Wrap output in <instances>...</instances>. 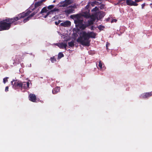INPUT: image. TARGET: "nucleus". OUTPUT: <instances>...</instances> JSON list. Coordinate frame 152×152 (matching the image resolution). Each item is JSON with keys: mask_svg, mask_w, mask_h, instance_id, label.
Masks as SVG:
<instances>
[{"mask_svg": "<svg viewBox=\"0 0 152 152\" xmlns=\"http://www.w3.org/2000/svg\"><path fill=\"white\" fill-rule=\"evenodd\" d=\"M60 25L64 27H68L70 26L71 22L69 21H66L63 23H61Z\"/></svg>", "mask_w": 152, "mask_h": 152, "instance_id": "obj_13", "label": "nucleus"}, {"mask_svg": "<svg viewBox=\"0 0 152 152\" xmlns=\"http://www.w3.org/2000/svg\"><path fill=\"white\" fill-rule=\"evenodd\" d=\"M98 10V8L96 7L92 10V12H94V14H93L91 16L90 15V16L88 18H90L91 20L88 21V25L83 23L84 22L83 19L81 15H71L70 18L74 19L76 26L77 28H79L83 29H84L88 26L93 24L96 18H98V15L96 14Z\"/></svg>", "mask_w": 152, "mask_h": 152, "instance_id": "obj_1", "label": "nucleus"}, {"mask_svg": "<svg viewBox=\"0 0 152 152\" xmlns=\"http://www.w3.org/2000/svg\"><path fill=\"white\" fill-rule=\"evenodd\" d=\"M29 83L28 82H15L13 87L15 88L16 87L18 86L25 89H28L29 88Z\"/></svg>", "mask_w": 152, "mask_h": 152, "instance_id": "obj_5", "label": "nucleus"}, {"mask_svg": "<svg viewBox=\"0 0 152 152\" xmlns=\"http://www.w3.org/2000/svg\"><path fill=\"white\" fill-rule=\"evenodd\" d=\"M79 37L77 39V42L80 43L82 45L87 46L89 45L90 38H95L96 34L93 32H86L82 31L79 33Z\"/></svg>", "mask_w": 152, "mask_h": 152, "instance_id": "obj_3", "label": "nucleus"}, {"mask_svg": "<svg viewBox=\"0 0 152 152\" xmlns=\"http://www.w3.org/2000/svg\"><path fill=\"white\" fill-rule=\"evenodd\" d=\"M102 63L101 61H99V67H97L99 69H100L101 70H104L105 69V68H104V67H102Z\"/></svg>", "mask_w": 152, "mask_h": 152, "instance_id": "obj_16", "label": "nucleus"}, {"mask_svg": "<svg viewBox=\"0 0 152 152\" xmlns=\"http://www.w3.org/2000/svg\"><path fill=\"white\" fill-rule=\"evenodd\" d=\"M45 0H41L40 1L36 3L35 4V8H36L39 6H40L42 4L43 2L45 1Z\"/></svg>", "mask_w": 152, "mask_h": 152, "instance_id": "obj_15", "label": "nucleus"}, {"mask_svg": "<svg viewBox=\"0 0 152 152\" xmlns=\"http://www.w3.org/2000/svg\"><path fill=\"white\" fill-rule=\"evenodd\" d=\"M50 60H51V61L52 63H54V62H55V61H56V59H55V58L54 57L51 58H50Z\"/></svg>", "mask_w": 152, "mask_h": 152, "instance_id": "obj_22", "label": "nucleus"}, {"mask_svg": "<svg viewBox=\"0 0 152 152\" xmlns=\"http://www.w3.org/2000/svg\"><path fill=\"white\" fill-rule=\"evenodd\" d=\"M14 81V80H13V81H12L11 82V83L12 85H13V82Z\"/></svg>", "mask_w": 152, "mask_h": 152, "instance_id": "obj_36", "label": "nucleus"}, {"mask_svg": "<svg viewBox=\"0 0 152 152\" xmlns=\"http://www.w3.org/2000/svg\"><path fill=\"white\" fill-rule=\"evenodd\" d=\"M150 6L152 8V3L150 4Z\"/></svg>", "mask_w": 152, "mask_h": 152, "instance_id": "obj_33", "label": "nucleus"}, {"mask_svg": "<svg viewBox=\"0 0 152 152\" xmlns=\"http://www.w3.org/2000/svg\"><path fill=\"white\" fill-rule=\"evenodd\" d=\"M103 6H102L101 7H100V8L101 9H102L103 8Z\"/></svg>", "mask_w": 152, "mask_h": 152, "instance_id": "obj_35", "label": "nucleus"}, {"mask_svg": "<svg viewBox=\"0 0 152 152\" xmlns=\"http://www.w3.org/2000/svg\"><path fill=\"white\" fill-rule=\"evenodd\" d=\"M64 56V55L62 53H60L58 55V58L60 59Z\"/></svg>", "mask_w": 152, "mask_h": 152, "instance_id": "obj_19", "label": "nucleus"}, {"mask_svg": "<svg viewBox=\"0 0 152 152\" xmlns=\"http://www.w3.org/2000/svg\"><path fill=\"white\" fill-rule=\"evenodd\" d=\"M60 22V20H58V21H56L55 22V24L56 25H58Z\"/></svg>", "mask_w": 152, "mask_h": 152, "instance_id": "obj_25", "label": "nucleus"}, {"mask_svg": "<svg viewBox=\"0 0 152 152\" xmlns=\"http://www.w3.org/2000/svg\"><path fill=\"white\" fill-rule=\"evenodd\" d=\"M91 30H93V26H92V27H91Z\"/></svg>", "mask_w": 152, "mask_h": 152, "instance_id": "obj_34", "label": "nucleus"}, {"mask_svg": "<svg viewBox=\"0 0 152 152\" xmlns=\"http://www.w3.org/2000/svg\"><path fill=\"white\" fill-rule=\"evenodd\" d=\"M98 3L96 1L93 2H89L88 5L85 7L84 9L82 10L81 15L86 18H88L90 16V14L89 13V10L88 9L90 5L91 4L92 6H94V4H97Z\"/></svg>", "mask_w": 152, "mask_h": 152, "instance_id": "obj_4", "label": "nucleus"}, {"mask_svg": "<svg viewBox=\"0 0 152 152\" xmlns=\"http://www.w3.org/2000/svg\"><path fill=\"white\" fill-rule=\"evenodd\" d=\"M101 26H98V28L99 29H101Z\"/></svg>", "mask_w": 152, "mask_h": 152, "instance_id": "obj_31", "label": "nucleus"}, {"mask_svg": "<svg viewBox=\"0 0 152 152\" xmlns=\"http://www.w3.org/2000/svg\"><path fill=\"white\" fill-rule=\"evenodd\" d=\"M152 95V92L145 93L141 94L140 97L142 98H145L151 96Z\"/></svg>", "mask_w": 152, "mask_h": 152, "instance_id": "obj_8", "label": "nucleus"}, {"mask_svg": "<svg viewBox=\"0 0 152 152\" xmlns=\"http://www.w3.org/2000/svg\"><path fill=\"white\" fill-rule=\"evenodd\" d=\"M125 0H119V3H120V2H121V1H124Z\"/></svg>", "mask_w": 152, "mask_h": 152, "instance_id": "obj_32", "label": "nucleus"}, {"mask_svg": "<svg viewBox=\"0 0 152 152\" xmlns=\"http://www.w3.org/2000/svg\"><path fill=\"white\" fill-rule=\"evenodd\" d=\"M5 91L6 92H7L8 91V86H7L5 89Z\"/></svg>", "mask_w": 152, "mask_h": 152, "instance_id": "obj_26", "label": "nucleus"}, {"mask_svg": "<svg viewBox=\"0 0 152 152\" xmlns=\"http://www.w3.org/2000/svg\"><path fill=\"white\" fill-rule=\"evenodd\" d=\"M55 2V1L54 0L53 1V2Z\"/></svg>", "mask_w": 152, "mask_h": 152, "instance_id": "obj_37", "label": "nucleus"}, {"mask_svg": "<svg viewBox=\"0 0 152 152\" xmlns=\"http://www.w3.org/2000/svg\"><path fill=\"white\" fill-rule=\"evenodd\" d=\"M36 13V12H33L32 13L30 16H29L27 18H26L24 19L23 20V22L24 23H26V22H27V21L30 18H31L32 16H33L34 15H35Z\"/></svg>", "mask_w": 152, "mask_h": 152, "instance_id": "obj_14", "label": "nucleus"}, {"mask_svg": "<svg viewBox=\"0 0 152 152\" xmlns=\"http://www.w3.org/2000/svg\"><path fill=\"white\" fill-rule=\"evenodd\" d=\"M8 78H9L8 77H7L6 78H4L3 79V83H5L6 82H7V81H8L7 79Z\"/></svg>", "mask_w": 152, "mask_h": 152, "instance_id": "obj_23", "label": "nucleus"}, {"mask_svg": "<svg viewBox=\"0 0 152 152\" xmlns=\"http://www.w3.org/2000/svg\"><path fill=\"white\" fill-rule=\"evenodd\" d=\"M145 6V4H143L142 5V9H143L144 6Z\"/></svg>", "mask_w": 152, "mask_h": 152, "instance_id": "obj_28", "label": "nucleus"}, {"mask_svg": "<svg viewBox=\"0 0 152 152\" xmlns=\"http://www.w3.org/2000/svg\"><path fill=\"white\" fill-rule=\"evenodd\" d=\"M117 21V20L114 19L113 20V21H112V22H116Z\"/></svg>", "mask_w": 152, "mask_h": 152, "instance_id": "obj_29", "label": "nucleus"}, {"mask_svg": "<svg viewBox=\"0 0 152 152\" xmlns=\"http://www.w3.org/2000/svg\"><path fill=\"white\" fill-rule=\"evenodd\" d=\"M71 0H65L64 1H61L58 4V7H66L72 3Z\"/></svg>", "mask_w": 152, "mask_h": 152, "instance_id": "obj_7", "label": "nucleus"}, {"mask_svg": "<svg viewBox=\"0 0 152 152\" xmlns=\"http://www.w3.org/2000/svg\"><path fill=\"white\" fill-rule=\"evenodd\" d=\"M60 90V88L59 87H57L55 88L52 91L53 93L54 94H56L57 92H59Z\"/></svg>", "mask_w": 152, "mask_h": 152, "instance_id": "obj_17", "label": "nucleus"}, {"mask_svg": "<svg viewBox=\"0 0 152 152\" xmlns=\"http://www.w3.org/2000/svg\"><path fill=\"white\" fill-rule=\"evenodd\" d=\"M105 15V14L104 12H100L98 13V15H97L99 16V18H103ZM98 17L97 18H98Z\"/></svg>", "mask_w": 152, "mask_h": 152, "instance_id": "obj_18", "label": "nucleus"}, {"mask_svg": "<svg viewBox=\"0 0 152 152\" xmlns=\"http://www.w3.org/2000/svg\"><path fill=\"white\" fill-rule=\"evenodd\" d=\"M135 2H139L141 1V0H135Z\"/></svg>", "mask_w": 152, "mask_h": 152, "instance_id": "obj_30", "label": "nucleus"}, {"mask_svg": "<svg viewBox=\"0 0 152 152\" xmlns=\"http://www.w3.org/2000/svg\"><path fill=\"white\" fill-rule=\"evenodd\" d=\"M31 12V11L28 10L26 12L19 14L18 16L13 18L6 19L2 21H1L0 22V31L8 29L10 27L11 24L17 21L20 18H23L28 15Z\"/></svg>", "mask_w": 152, "mask_h": 152, "instance_id": "obj_2", "label": "nucleus"}, {"mask_svg": "<svg viewBox=\"0 0 152 152\" xmlns=\"http://www.w3.org/2000/svg\"><path fill=\"white\" fill-rule=\"evenodd\" d=\"M109 43L107 42L106 45V47L107 49L108 46L109 45Z\"/></svg>", "mask_w": 152, "mask_h": 152, "instance_id": "obj_27", "label": "nucleus"}, {"mask_svg": "<svg viewBox=\"0 0 152 152\" xmlns=\"http://www.w3.org/2000/svg\"><path fill=\"white\" fill-rule=\"evenodd\" d=\"M55 45L58 46L60 48L63 49L64 48L65 50L67 46L66 43H56L55 44Z\"/></svg>", "mask_w": 152, "mask_h": 152, "instance_id": "obj_11", "label": "nucleus"}, {"mask_svg": "<svg viewBox=\"0 0 152 152\" xmlns=\"http://www.w3.org/2000/svg\"><path fill=\"white\" fill-rule=\"evenodd\" d=\"M126 3L127 5L130 6H137L138 4L135 1H134L131 0H126Z\"/></svg>", "mask_w": 152, "mask_h": 152, "instance_id": "obj_10", "label": "nucleus"}, {"mask_svg": "<svg viewBox=\"0 0 152 152\" xmlns=\"http://www.w3.org/2000/svg\"><path fill=\"white\" fill-rule=\"evenodd\" d=\"M68 45L69 46L72 47L74 46V42L73 41H71L68 43Z\"/></svg>", "mask_w": 152, "mask_h": 152, "instance_id": "obj_20", "label": "nucleus"}, {"mask_svg": "<svg viewBox=\"0 0 152 152\" xmlns=\"http://www.w3.org/2000/svg\"><path fill=\"white\" fill-rule=\"evenodd\" d=\"M78 7V5L76 4H72L68 6L64 10V12L67 15H69L73 13L75 11V9L76 8Z\"/></svg>", "mask_w": 152, "mask_h": 152, "instance_id": "obj_6", "label": "nucleus"}, {"mask_svg": "<svg viewBox=\"0 0 152 152\" xmlns=\"http://www.w3.org/2000/svg\"><path fill=\"white\" fill-rule=\"evenodd\" d=\"M58 11V9H57L56 8H55L54 9H53L50 11V13H51V12H54L57 11Z\"/></svg>", "mask_w": 152, "mask_h": 152, "instance_id": "obj_21", "label": "nucleus"}, {"mask_svg": "<svg viewBox=\"0 0 152 152\" xmlns=\"http://www.w3.org/2000/svg\"><path fill=\"white\" fill-rule=\"evenodd\" d=\"M40 13H46V15L44 17L45 18H46L49 14H50V12L48 10L46 7H45L42 9Z\"/></svg>", "mask_w": 152, "mask_h": 152, "instance_id": "obj_9", "label": "nucleus"}, {"mask_svg": "<svg viewBox=\"0 0 152 152\" xmlns=\"http://www.w3.org/2000/svg\"><path fill=\"white\" fill-rule=\"evenodd\" d=\"M29 99L31 101L33 102H35L36 99V97L35 94H30L29 95Z\"/></svg>", "mask_w": 152, "mask_h": 152, "instance_id": "obj_12", "label": "nucleus"}, {"mask_svg": "<svg viewBox=\"0 0 152 152\" xmlns=\"http://www.w3.org/2000/svg\"><path fill=\"white\" fill-rule=\"evenodd\" d=\"M54 7V5H50L48 7V8L49 9H53Z\"/></svg>", "mask_w": 152, "mask_h": 152, "instance_id": "obj_24", "label": "nucleus"}]
</instances>
